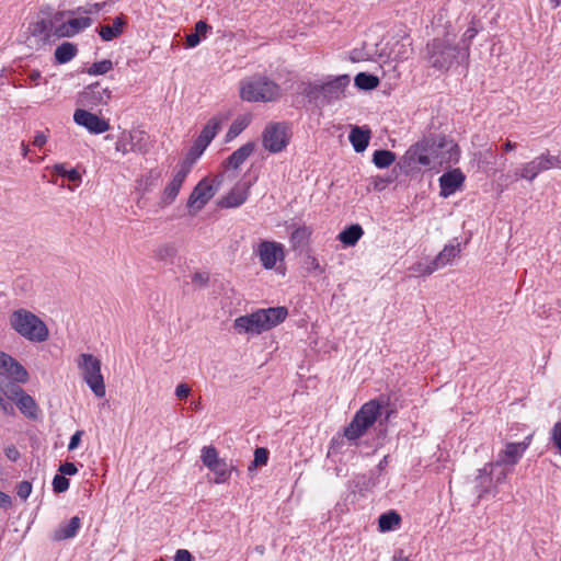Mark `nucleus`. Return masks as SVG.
I'll list each match as a JSON object with an SVG mask.
<instances>
[{"label": "nucleus", "instance_id": "nucleus-1", "mask_svg": "<svg viewBox=\"0 0 561 561\" xmlns=\"http://www.w3.org/2000/svg\"><path fill=\"white\" fill-rule=\"evenodd\" d=\"M468 58V46H460L447 38H434L426 44V60L432 68L440 72L461 65Z\"/></svg>", "mask_w": 561, "mask_h": 561}, {"label": "nucleus", "instance_id": "nucleus-2", "mask_svg": "<svg viewBox=\"0 0 561 561\" xmlns=\"http://www.w3.org/2000/svg\"><path fill=\"white\" fill-rule=\"evenodd\" d=\"M10 328L30 343L41 344L49 339L47 324L34 312L19 308L12 311L8 318Z\"/></svg>", "mask_w": 561, "mask_h": 561}, {"label": "nucleus", "instance_id": "nucleus-3", "mask_svg": "<svg viewBox=\"0 0 561 561\" xmlns=\"http://www.w3.org/2000/svg\"><path fill=\"white\" fill-rule=\"evenodd\" d=\"M287 314L285 307L259 309L250 314L238 317L233 327L239 333L261 334L282 323Z\"/></svg>", "mask_w": 561, "mask_h": 561}, {"label": "nucleus", "instance_id": "nucleus-4", "mask_svg": "<svg viewBox=\"0 0 561 561\" xmlns=\"http://www.w3.org/2000/svg\"><path fill=\"white\" fill-rule=\"evenodd\" d=\"M348 75L336 76L327 82H310L305 88L304 93L310 103L318 107H323L334 101L340 100L350 85Z\"/></svg>", "mask_w": 561, "mask_h": 561}, {"label": "nucleus", "instance_id": "nucleus-5", "mask_svg": "<svg viewBox=\"0 0 561 561\" xmlns=\"http://www.w3.org/2000/svg\"><path fill=\"white\" fill-rule=\"evenodd\" d=\"M279 91V85L266 76L255 75L240 81V98L247 102H272Z\"/></svg>", "mask_w": 561, "mask_h": 561}, {"label": "nucleus", "instance_id": "nucleus-6", "mask_svg": "<svg viewBox=\"0 0 561 561\" xmlns=\"http://www.w3.org/2000/svg\"><path fill=\"white\" fill-rule=\"evenodd\" d=\"M83 380L98 398L105 397V383L101 373V360L92 354L82 353L76 359Z\"/></svg>", "mask_w": 561, "mask_h": 561}, {"label": "nucleus", "instance_id": "nucleus-7", "mask_svg": "<svg viewBox=\"0 0 561 561\" xmlns=\"http://www.w3.org/2000/svg\"><path fill=\"white\" fill-rule=\"evenodd\" d=\"M381 405L378 401L371 400L365 403L354 415L352 422L345 427L344 436L355 440L363 436L366 431L376 422L380 414Z\"/></svg>", "mask_w": 561, "mask_h": 561}, {"label": "nucleus", "instance_id": "nucleus-8", "mask_svg": "<svg viewBox=\"0 0 561 561\" xmlns=\"http://www.w3.org/2000/svg\"><path fill=\"white\" fill-rule=\"evenodd\" d=\"M506 478L507 471L505 469L495 468L493 463L479 469L478 476L474 479V492L478 500L486 495L495 496L497 494V486L504 483Z\"/></svg>", "mask_w": 561, "mask_h": 561}, {"label": "nucleus", "instance_id": "nucleus-9", "mask_svg": "<svg viewBox=\"0 0 561 561\" xmlns=\"http://www.w3.org/2000/svg\"><path fill=\"white\" fill-rule=\"evenodd\" d=\"M2 396L11 401L26 419H38L39 407L36 401L23 390L22 386L3 385Z\"/></svg>", "mask_w": 561, "mask_h": 561}, {"label": "nucleus", "instance_id": "nucleus-10", "mask_svg": "<svg viewBox=\"0 0 561 561\" xmlns=\"http://www.w3.org/2000/svg\"><path fill=\"white\" fill-rule=\"evenodd\" d=\"M30 374L27 369L13 356L2 352V386L27 383Z\"/></svg>", "mask_w": 561, "mask_h": 561}, {"label": "nucleus", "instance_id": "nucleus-11", "mask_svg": "<svg viewBox=\"0 0 561 561\" xmlns=\"http://www.w3.org/2000/svg\"><path fill=\"white\" fill-rule=\"evenodd\" d=\"M256 254L265 270H273L278 261H284V245L276 241L264 240L257 245Z\"/></svg>", "mask_w": 561, "mask_h": 561}, {"label": "nucleus", "instance_id": "nucleus-12", "mask_svg": "<svg viewBox=\"0 0 561 561\" xmlns=\"http://www.w3.org/2000/svg\"><path fill=\"white\" fill-rule=\"evenodd\" d=\"M460 253V244H448L438 253V255L427 265L419 263L413 270L423 275H431L436 270L449 264Z\"/></svg>", "mask_w": 561, "mask_h": 561}, {"label": "nucleus", "instance_id": "nucleus-13", "mask_svg": "<svg viewBox=\"0 0 561 561\" xmlns=\"http://www.w3.org/2000/svg\"><path fill=\"white\" fill-rule=\"evenodd\" d=\"M215 195V188L207 179H203L191 193L187 207L198 211L201 210Z\"/></svg>", "mask_w": 561, "mask_h": 561}, {"label": "nucleus", "instance_id": "nucleus-14", "mask_svg": "<svg viewBox=\"0 0 561 561\" xmlns=\"http://www.w3.org/2000/svg\"><path fill=\"white\" fill-rule=\"evenodd\" d=\"M520 443H507L505 448L499 454L497 461L493 463L494 467L501 469L502 465H516L529 445V437Z\"/></svg>", "mask_w": 561, "mask_h": 561}, {"label": "nucleus", "instance_id": "nucleus-15", "mask_svg": "<svg viewBox=\"0 0 561 561\" xmlns=\"http://www.w3.org/2000/svg\"><path fill=\"white\" fill-rule=\"evenodd\" d=\"M73 121L94 134H101L108 129V123L106 121L82 108L76 110Z\"/></svg>", "mask_w": 561, "mask_h": 561}, {"label": "nucleus", "instance_id": "nucleus-16", "mask_svg": "<svg viewBox=\"0 0 561 561\" xmlns=\"http://www.w3.org/2000/svg\"><path fill=\"white\" fill-rule=\"evenodd\" d=\"M466 180L465 174L460 169H453L445 172L438 179L440 187V196L448 197L458 191Z\"/></svg>", "mask_w": 561, "mask_h": 561}, {"label": "nucleus", "instance_id": "nucleus-17", "mask_svg": "<svg viewBox=\"0 0 561 561\" xmlns=\"http://www.w3.org/2000/svg\"><path fill=\"white\" fill-rule=\"evenodd\" d=\"M92 22V19L89 16L70 19L56 27L55 35L57 37H72L80 31L89 27Z\"/></svg>", "mask_w": 561, "mask_h": 561}, {"label": "nucleus", "instance_id": "nucleus-18", "mask_svg": "<svg viewBox=\"0 0 561 561\" xmlns=\"http://www.w3.org/2000/svg\"><path fill=\"white\" fill-rule=\"evenodd\" d=\"M293 137L291 126L287 122L268 123L261 140H289Z\"/></svg>", "mask_w": 561, "mask_h": 561}, {"label": "nucleus", "instance_id": "nucleus-19", "mask_svg": "<svg viewBox=\"0 0 561 561\" xmlns=\"http://www.w3.org/2000/svg\"><path fill=\"white\" fill-rule=\"evenodd\" d=\"M186 176L187 175L184 174V172H180L178 170V172L175 173L171 182L165 186L161 195L160 204L162 206H168L175 201Z\"/></svg>", "mask_w": 561, "mask_h": 561}, {"label": "nucleus", "instance_id": "nucleus-20", "mask_svg": "<svg viewBox=\"0 0 561 561\" xmlns=\"http://www.w3.org/2000/svg\"><path fill=\"white\" fill-rule=\"evenodd\" d=\"M126 26V16L121 14L113 21V25H101L98 30V34L104 42H111L119 37L124 33Z\"/></svg>", "mask_w": 561, "mask_h": 561}, {"label": "nucleus", "instance_id": "nucleus-21", "mask_svg": "<svg viewBox=\"0 0 561 561\" xmlns=\"http://www.w3.org/2000/svg\"><path fill=\"white\" fill-rule=\"evenodd\" d=\"M209 142H196L190 151L186 153L185 158L180 163V172H184V174H188L191 172L192 167L197 161V159L203 154L207 145Z\"/></svg>", "mask_w": 561, "mask_h": 561}, {"label": "nucleus", "instance_id": "nucleus-22", "mask_svg": "<svg viewBox=\"0 0 561 561\" xmlns=\"http://www.w3.org/2000/svg\"><path fill=\"white\" fill-rule=\"evenodd\" d=\"M81 527V519L78 516H73L70 520L64 525H60L54 533L55 540H66L77 536Z\"/></svg>", "mask_w": 561, "mask_h": 561}, {"label": "nucleus", "instance_id": "nucleus-23", "mask_svg": "<svg viewBox=\"0 0 561 561\" xmlns=\"http://www.w3.org/2000/svg\"><path fill=\"white\" fill-rule=\"evenodd\" d=\"M253 142H245L225 161L226 168L234 170L238 169L245 161V159L253 152Z\"/></svg>", "mask_w": 561, "mask_h": 561}, {"label": "nucleus", "instance_id": "nucleus-24", "mask_svg": "<svg viewBox=\"0 0 561 561\" xmlns=\"http://www.w3.org/2000/svg\"><path fill=\"white\" fill-rule=\"evenodd\" d=\"M77 53L78 47L76 44L70 42H64L60 45H58L55 49V62L59 65L67 64L76 57Z\"/></svg>", "mask_w": 561, "mask_h": 561}, {"label": "nucleus", "instance_id": "nucleus-25", "mask_svg": "<svg viewBox=\"0 0 561 561\" xmlns=\"http://www.w3.org/2000/svg\"><path fill=\"white\" fill-rule=\"evenodd\" d=\"M160 178L161 172L159 170H150L147 174L137 179L135 188L138 193L144 195L157 184Z\"/></svg>", "mask_w": 561, "mask_h": 561}, {"label": "nucleus", "instance_id": "nucleus-26", "mask_svg": "<svg viewBox=\"0 0 561 561\" xmlns=\"http://www.w3.org/2000/svg\"><path fill=\"white\" fill-rule=\"evenodd\" d=\"M81 96L84 99H92L94 103H103L105 100L110 99L111 92L107 88H101L99 82L92 83L85 88V90L81 93Z\"/></svg>", "mask_w": 561, "mask_h": 561}, {"label": "nucleus", "instance_id": "nucleus-27", "mask_svg": "<svg viewBox=\"0 0 561 561\" xmlns=\"http://www.w3.org/2000/svg\"><path fill=\"white\" fill-rule=\"evenodd\" d=\"M363 233V228L359 225L355 224L341 231L337 236V239L344 245L353 247L362 238Z\"/></svg>", "mask_w": 561, "mask_h": 561}, {"label": "nucleus", "instance_id": "nucleus-28", "mask_svg": "<svg viewBox=\"0 0 561 561\" xmlns=\"http://www.w3.org/2000/svg\"><path fill=\"white\" fill-rule=\"evenodd\" d=\"M312 231L307 226L296 228L289 238V242L294 250L304 248L308 244Z\"/></svg>", "mask_w": 561, "mask_h": 561}, {"label": "nucleus", "instance_id": "nucleus-29", "mask_svg": "<svg viewBox=\"0 0 561 561\" xmlns=\"http://www.w3.org/2000/svg\"><path fill=\"white\" fill-rule=\"evenodd\" d=\"M355 87L359 90L370 91L376 89L380 80L377 76L368 72H358L354 78Z\"/></svg>", "mask_w": 561, "mask_h": 561}, {"label": "nucleus", "instance_id": "nucleus-30", "mask_svg": "<svg viewBox=\"0 0 561 561\" xmlns=\"http://www.w3.org/2000/svg\"><path fill=\"white\" fill-rule=\"evenodd\" d=\"M210 26L206 21L199 20L195 24L194 32L190 33L185 37V44L187 47H196L201 43L202 36H205Z\"/></svg>", "mask_w": 561, "mask_h": 561}, {"label": "nucleus", "instance_id": "nucleus-31", "mask_svg": "<svg viewBox=\"0 0 561 561\" xmlns=\"http://www.w3.org/2000/svg\"><path fill=\"white\" fill-rule=\"evenodd\" d=\"M401 517L396 511H389L379 516L378 527L380 531H390L399 527Z\"/></svg>", "mask_w": 561, "mask_h": 561}, {"label": "nucleus", "instance_id": "nucleus-32", "mask_svg": "<svg viewBox=\"0 0 561 561\" xmlns=\"http://www.w3.org/2000/svg\"><path fill=\"white\" fill-rule=\"evenodd\" d=\"M176 254L178 249L173 243L160 244L153 251V256L164 263H173Z\"/></svg>", "mask_w": 561, "mask_h": 561}, {"label": "nucleus", "instance_id": "nucleus-33", "mask_svg": "<svg viewBox=\"0 0 561 561\" xmlns=\"http://www.w3.org/2000/svg\"><path fill=\"white\" fill-rule=\"evenodd\" d=\"M53 172L59 176L67 179L78 186L81 183V173L77 168L68 169L66 163H57L53 167Z\"/></svg>", "mask_w": 561, "mask_h": 561}, {"label": "nucleus", "instance_id": "nucleus-34", "mask_svg": "<svg viewBox=\"0 0 561 561\" xmlns=\"http://www.w3.org/2000/svg\"><path fill=\"white\" fill-rule=\"evenodd\" d=\"M250 122V115L238 116L230 125V128L226 135L225 140H233L234 138H237L249 126Z\"/></svg>", "mask_w": 561, "mask_h": 561}, {"label": "nucleus", "instance_id": "nucleus-35", "mask_svg": "<svg viewBox=\"0 0 561 561\" xmlns=\"http://www.w3.org/2000/svg\"><path fill=\"white\" fill-rule=\"evenodd\" d=\"M220 128H221V121L216 117H213L204 126L201 134L198 135V137L195 140H213L217 136Z\"/></svg>", "mask_w": 561, "mask_h": 561}, {"label": "nucleus", "instance_id": "nucleus-36", "mask_svg": "<svg viewBox=\"0 0 561 561\" xmlns=\"http://www.w3.org/2000/svg\"><path fill=\"white\" fill-rule=\"evenodd\" d=\"M396 160V153L390 150H376L373 154V162L378 169L390 167Z\"/></svg>", "mask_w": 561, "mask_h": 561}, {"label": "nucleus", "instance_id": "nucleus-37", "mask_svg": "<svg viewBox=\"0 0 561 561\" xmlns=\"http://www.w3.org/2000/svg\"><path fill=\"white\" fill-rule=\"evenodd\" d=\"M248 198V193L244 190H232L224 199L225 207H238L242 205Z\"/></svg>", "mask_w": 561, "mask_h": 561}, {"label": "nucleus", "instance_id": "nucleus-38", "mask_svg": "<svg viewBox=\"0 0 561 561\" xmlns=\"http://www.w3.org/2000/svg\"><path fill=\"white\" fill-rule=\"evenodd\" d=\"M208 469L215 473V476H216L215 482L216 483H224L230 477L229 466L227 465V462L224 459H220L218 462L214 463Z\"/></svg>", "mask_w": 561, "mask_h": 561}, {"label": "nucleus", "instance_id": "nucleus-39", "mask_svg": "<svg viewBox=\"0 0 561 561\" xmlns=\"http://www.w3.org/2000/svg\"><path fill=\"white\" fill-rule=\"evenodd\" d=\"M350 133L347 140H370L371 129L368 126L347 125Z\"/></svg>", "mask_w": 561, "mask_h": 561}, {"label": "nucleus", "instance_id": "nucleus-40", "mask_svg": "<svg viewBox=\"0 0 561 561\" xmlns=\"http://www.w3.org/2000/svg\"><path fill=\"white\" fill-rule=\"evenodd\" d=\"M113 68V62L110 59L93 62L87 70L90 76L105 75Z\"/></svg>", "mask_w": 561, "mask_h": 561}, {"label": "nucleus", "instance_id": "nucleus-41", "mask_svg": "<svg viewBox=\"0 0 561 561\" xmlns=\"http://www.w3.org/2000/svg\"><path fill=\"white\" fill-rule=\"evenodd\" d=\"M201 459L207 468H210L214 463L220 460L217 449L214 446L203 447Z\"/></svg>", "mask_w": 561, "mask_h": 561}, {"label": "nucleus", "instance_id": "nucleus-42", "mask_svg": "<svg viewBox=\"0 0 561 561\" xmlns=\"http://www.w3.org/2000/svg\"><path fill=\"white\" fill-rule=\"evenodd\" d=\"M483 28L481 22L476 20L474 18L471 20L470 26L462 35V42L466 44L465 46L470 45L471 41L476 37V35Z\"/></svg>", "mask_w": 561, "mask_h": 561}, {"label": "nucleus", "instance_id": "nucleus-43", "mask_svg": "<svg viewBox=\"0 0 561 561\" xmlns=\"http://www.w3.org/2000/svg\"><path fill=\"white\" fill-rule=\"evenodd\" d=\"M53 27V23L50 20L42 19L32 25L31 32L34 36H48L49 32Z\"/></svg>", "mask_w": 561, "mask_h": 561}, {"label": "nucleus", "instance_id": "nucleus-44", "mask_svg": "<svg viewBox=\"0 0 561 561\" xmlns=\"http://www.w3.org/2000/svg\"><path fill=\"white\" fill-rule=\"evenodd\" d=\"M348 131L347 125H333L325 130L327 135H322L323 138H336L342 140L345 134Z\"/></svg>", "mask_w": 561, "mask_h": 561}, {"label": "nucleus", "instance_id": "nucleus-45", "mask_svg": "<svg viewBox=\"0 0 561 561\" xmlns=\"http://www.w3.org/2000/svg\"><path fill=\"white\" fill-rule=\"evenodd\" d=\"M304 264L306 270L310 273H316L317 275L324 273V267L321 266L318 259L311 254L306 256Z\"/></svg>", "mask_w": 561, "mask_h": 561}, {"label": "nucleus", "instance_id": "nucleus-46", "mask_svg": "<svg viewBox=\"0 0 561 561\" xmlns=\"http://www.w3.org/2000/svg\"><path fill=\"white\" fill-rule=\"evenodd\" d=\"M539 173L540 172L538 167L534 163V161H530L523 165L519 172V176L528 181H533Z\"/></svg>", "mask_w": 561, "mask_h": 561}, {"label": "nucleus", "instance_id": "nucleus-47", "mask_svg": "<svg viewBox=\"0 0 561 561\" xmlns=\"http://www.w3.org/2000/svg\"><path fill=\"white\" fill-rule=\"evenodd\" d=\"M69 479L64 474H56L53 479V490L56 493L66 492L69 489Z\"/></svg>", "mask_w": 561, "mask_h": 561}, {"label": "nucleus", "instance_id": "nucleus-48", "mask_svg": "<svg viewBox=\"0 0 561 561\" xmlns=\"http://www.w3.org/2000/svg\"><path fill=\"white\" fill-rule=\"evenodd\" d=\"M268 460V450L263 447H259L254 450V459L252 465L254 467L264 466Z\"/></svg>", "mask_w": 561, "mask_h": 561}, {"label": "nucleus", "instance_id": "nucleus-49", "mask_svg": "<svg viewBox=\"0 0 561 561\" xmlns=\"http://www.w3.org/2000/svg\"><path fill=\"white\" fill-rule=\"evenodd\" d=\"M32 492V484L27 481H22L16 486V494L22 499L26 500Z\"/></svg>", "mask_w": 561, "mask_h": 561}, {"label": "nucleus", "instance_id": "nucleus-50", "mask_svg": "<svg viewBox=\"0 0 561 561\" xmlns=\"http://www.w3.org/2000/svg\"><path fill=\"white\" fill-rule=\"evenodd\" d=\"M59 472L64 476H73L78 472V468L73 462H65L59 466Z\"/></svg>", "mask_w": 561, "mask_h": 561}, {"label": "nucleus", "instance_id": "nucleus-51", "mask_svg": "<svg viewBox=\"0 0 561 561\" xmlns=\"http://www.w3.org/2000/svg\"><path fill=\"white\" fill-rule=\"evenodd\" d=\"M552 440L561 453V421L557 422L553 426Z\"/></svg>", "mask_w": 561, "mask_h": 561}, {"label": "nucleus", "instance_id": "nucleus-52", "mask_svg": "<svg viewBox=\"0 0 561 561\" xmlns=\"http://www.w3.org/2000/svg\"><path fill=\"white\" fill-rule=\"evenodd\" d=\"M209 280V276L206 273L196 272L192 277V283L199 287L206 286Z\"/></svg>", "mask_w": 561, "mask_h": 561}, {"label": "nucleus", "instance_id": "nucleus-53", "mask_svg": "<svg viewBox=\"0 0 561 561\" xmlns=\"http://www.w3.org/2000/svg\"><path fill=\"white\" fill-rule=\"evenodd\" d=\"M287 142H264L265 149L271 153L282 152L286 148Z\"/></svg>", "mask_w": 561, "mask_h": 561}, {"label": "nucleus", "instance_id": "nucleus-54", "mask_svg": "<svg viewBox=\"0 0 561 561\" xmlns=\"http://www.w3.org/2000/svg\"><path fill=\"white\" fill-rule=\"evenodd\" d=\"M22 150H23V156L25 158H27L31 162H36V161H39L43 159L42 156L37 154V153H33V151L31 150L30 146H24V142H22Z\"/></svg>", "mask_w": 561, "mask_h": 561}, {"label": "nucleus", "instance_id": "nucleus-55", "mask_svg": "<svg viewBox=\"0 0 561 561\" xmlns=\"http://www.w3.org/2000/svg\"><path fill=\"white\" fill-rule=\"evenodd\" d=\"M545 159L548 160L547 163L551 164L552 168H560L561 169V153L559 154H552L548 152L545 154Z\"/></svg>", "mask_w": 561, "mask_h": 561}, {"label": "nucleus", "instance_id": "nucleus-56", "mask_svg": "<svg viewBox=\"0 0 561 561\" xmlns=\"http://www.w3.org/2000/svg\"><path fill=\"white\" fill-rule=\"evenodd\" d=\"M190 392L191 388L186 383H180L175 388V396L181 400L187 398Z\"/></svg>", "mask_w": 561, "mask_h": 561}, {"label": "nucleus", "instance_id": "nucleus-57", "mask_svg": "<svg viewBox=\"0 0 561 561\" xmlns=\"http://www.w3.org/2000/svg\"><path fill=\"white\" fill-rule=\"evenodd\" d=\"M82 435H83V431H77L71 436L70 442L68 444V449L69 450H75L76 448H78V446L80 445Z\"/></svg>", "mask_w": 561, "mask_h": 561}, {"label": "nucleus", "instance_id": "nucleus-58", "mask_svg": "<svg viewBox=\"0 0 561 561\" xmlns=\"http://www.w3.org/2000/svg\"><path fill=\"white\" fill-rule=\"evenodd\" d=\"M106 5V2H102V3H94V4H91L89 8H78V12H82V13H85V14H91V13H94V12H99L100 10H102L104 7Z\"/></svg>", "mask_w": 561, "mask_h": 561}, {"label": "nucleus", "instance_id": "nucleus-59", "mask_svg": "<svg viewBox=\"0 0 561 561\" xmlns=\"http://www.w3.org/2000/svg\"><path fill=\"white\" fill-rule=\"evenodd\" d=\"M174 561H193V557L188 550L179 549L175 552Z\"/></svg>", "mask_w": 561, "mask_h": 561}, {"label": "nucleus", "instance_id": "nucleus-60", "mask_svg": "<svg viewBox=\"0 0 561 561\" xmlns=\"http://www.w3.org/2000/svg\"><path fill=\"white\" fill-rule=\"evenodd\" d=\"M135 149V142H116L115 150L121 151L124 154Z\"/></svg>", "mask_w": 561, "mask_h": 561}, {"label": "nucleus", "instance_id": "nucleus-61", "mask_svg": "<svg viewBox=\"0 0 561 561\" xmlns=\"http://www.w3.org/2000/svg\"><path fill=\"white\" fill-rule=\"evenodd\" d=\"M533 161L538 167L539 172L551 169V164L547 163L548 160L545 159V154L537 157Z\"/></svg>", "mask_w": 561, "mask_h": 561}, {"label": "nucleus", "instance_id": "nucleus-62", "mask_svg": "<svg viewBox=\"0 0 561 561\" xmlns=\"http://www.w3.org/2000/svg\"><path fill=\"white\" fill-rule=\"evenodd\" d=\"M5 456L11 461H16L20 457V453L14 446H9L5 448Z\"/></svg>", "mask_w": 561, "mask_h": 561}, {"label": "nucleus", "instance_id": "nucleus-63", "mask_svg": "<svg viewBox=\"0 0 561 561\" xmlns=\"http://www.w3.org/2000/svg\"><path fill=\"white\" fill-rule=\"evenodd\" d=\"M416 161L419 164L424 165V167H428L431 164V158L424 153L417 154Z\"/></svg>", "mask_w": 561, "mask_h": 561}, {"label": "nucleus", "instance_id": "nucleus-64", "mask_svg": "<svg viewBox=\"0 0 561 561\" xmlns=\"http://www.w3.org/2000/svg\"><path fill=\"white\" fill-rule=\"evenodd\" d=\"M392 561H409V559L403 554L402 550H399L394 553Z\"/></svg>", "mask_w": 561, "mask_h": 561}]
</instances>
